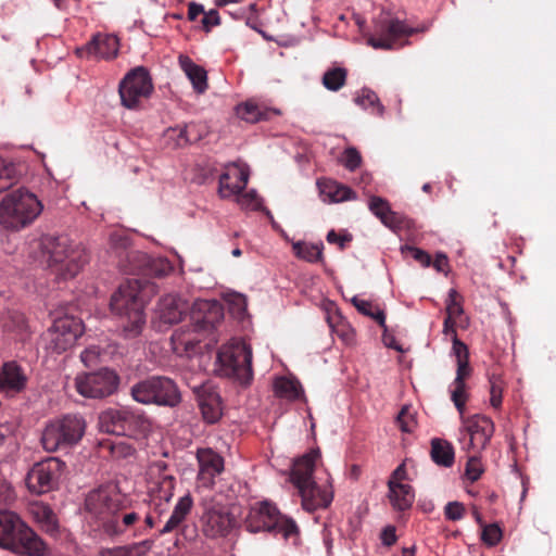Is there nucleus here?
Listing matches in <instances>:
<instances>
[{
  "instance_id": "obj_1",
  "label": "nucleus",
  "mask_w": 556,
  "mask_h": 556,
  "mask_svg": "<svg viewBox=\"0 0 556 556\" xmlns=\"http://www.w3.org/2000/svg\"><path fill=\"white\" fill-rule=\"evenodd\" d=\"M111 311L119 318L121 334L125 339L139 337L146 326L144 298L142 285L137 279H128L112 294Z\"/></svg>"
},
{
  "instance_id": "obj_2",
  "label": "nucleus",
  "mask_w": 556,
  "mask_h": 556,
  "mask_svg": "<svg viewBox=\"0 0 556 556\" xmlns=\"http://www.w3.org/2000/svg\"><path fill=\"white\" fill-rule=\"evenodd\" d=\"M191 318V326L178 328L172 334L173 350L177 354L195 353L203 333L211 332L223 320L224 309L216 300H200L193 305Z\"/></svg>"
},
{
  "instance_id": "obj_3",
  "label": "nucleus",
  "mask_w": 556,
  "mask_h": 556,
  "mask_svg": "<svg viewBox=\"0 0 556 556\" xmlns=\"http://www.w3.org/2000/svg\"><path fill=\"white\" fill-rule=\"evenodd\" d=\"M40 248L47 267L63 280L75 277L87 263L85 251L74 247L67 236H45Z\"/></svg>"
},
{
  "instance_id": "obj_4",
  "label": "nucleus",
  "mask_w": 556,
  "mask_h": 556,
  "mask_svg": "<svg viewBox=\"0 0 556 556\" xmlns=\"http://www.w3.org/2000/svg\"><path fill=\"white\" fill-rule=\"evenodd\" d=\"M41 211L42 204L37 197L20 188L0 202V225L5 229L20 230L31 224Z\"/></svg>"
},
{
  "instance_id": "obj_5",
  "label": "nucleus",
  "mask_w": 556,
  "mask_h": 556,
  "mask_svg": "<svg viewBox=\"0 0 556 556\" xmlns=\"http://www.w3.org/2000/svg\"><path fill=\"white\" fill-rule=\"evenodd\" d=\"M214 371L220 377L233 378L242 383L252 379V350L242 340H231L217 352Z\"/></svg>"
},
{
  "instance_id": "obj_6",
  "label": "nucleus",
  "mask_w": 556,
  "mask_h": 556,
  "mask_svg": "<svg viewBox=\"0 0 556 556\" xmlns=\"http://www.w3.org/2000/svg\"><path fill=\"white\" fill-rule=\"evenodd\" d=\"M244 527L251 533L267 531L281 534L286 540H295L299 535V527L295 521L281 515L276 506L268 502L256 503L250 508Z\"/></svg>"
},
{
  "instance_id": "obj_7",
  "label": "nucleus",
  "mask_w": 556,
  "mask_h": 556,
  "mask_svg": "<svg viewBox=\"0 0 556 556\" xmlns=\"http://www.w3.org/2000/svg\"><path fill=\"white\" fill-rule=\"evenodd\" d=\"M85 419L79 415H64L47 422L41 433L45 451L53 453L75 446L84 437Z\"/></svg>"
},
{
  "instance_id": "obj_8",
  "label": "nucleus",
  "mask_w": 556,
  "mask_h": 556,
  "mask_svg": "<svg viewBox=\"0 0 556 556\" xmlns=\"http://www.w3.org/2000/svg\"><path fill=\"white\" fill-rule=\"evenodd\" d=\"M130 393L136 402L144 405L175 407L181 402L176 383L163 376H153L135 383Z\"/></svg>"
},
{
  "instance_id": "obj_9",
  "label": "nucleus",
  "mask_w": 556,
  "mask_h": 556,
  "mask_svg": "<svg viewBox=\"0 0 556 556\" xmlns=\"http://www.w3.org/2000/svg\"><path fill=\"white\" fill-rule=\"evenodd\" d=\"M99 426L106 433L136 437L148 430L150 422L139 409L124 406L104 410L99 417Z\"/></svg>"
},
{
  "instance_id": "obj_10",
  "label": "nucleus",
  "mask_w": 556,
  "mask_h": 556,
  "mask_svg": "<svg viewBox=\"0 0 556 556\" xmlns=\"http://www.w3.org/2000/svg\"><path fill=\"white\" fill-rule=\"evenodd\" d=\"M424 30L410 27L390 13L381 12L374 22V34L368 38V45L375 49H393L397 39Z\"/></svg>"
},
{
  "instance_id": "obj_11",
  "label": "nucleus",
  "mask_w": 556,
  "mask_h": 556,
  "mask_svg": "<svg viewBox=\"0 0 556 556\" xmlns=\"http://www.w3.org/2000/svg\"><path fill=\"white\" fill-rule=\"evenodd\" d=\"M152 90V79L143 66L129 71L118 86L121 102L130 110L138 109L141 101L148 98Z\"/></svg>"
},
{
  "instance_id": "obj_12",
  "label": "nucleus",
  "mask_w": 556,
  "mask_h": 556,
  "mask_svg": "<svg viewBox=\"0 0 556 556\" xmlns=\"http://www.w3.org/2000/svg\"><path fill=\"white\" fill-rule=\"evenodd\" d=\"M119 384L118 375L109 368L94 372L78 375L75 378L77 392L89 399H103L113 394Z\"/></svg>"
},
{
  "instance_id": "obj_13",
  "label": "nucleus",
  "mask_w": 556,
  "mask_h": 556,
  "mask_svg": "<svg viewBox=\"0 0 556 556\" xmlns=\"http://www.w3.org/2000/svg\"><path fill=\"white\" fill-rule=\"evenodd\" d=\"M464 428L460 430L459 442L462 448L468 453L481 454L488 446L494 433V424L490 417L475 415L463 419Z\"/></svg>"
},
{
  "instance_id": "obj_14",
  "label": "nucleus",
  "mask_w": 556,
  "mask_h": 556,
  "mask_svg": "<svg viewBox=\"0 0 556 556\" xmlns=\"http://www.w3.org/2000/svg\"><path fill=\"white\" fill-rule=\"evenodd\" d=\"M65 464L56 457H49L35 464L26 476V485L34 494H43L53 490L61 477Z\"/></svg>"
},
{
  "instance_id": "obj_15",
  "label": "nucleus",
  "mask_w": 556,
  "mask_h": 556,
  "mask_svg": "<svg viewBox=\"0 0 556 556\" xmlns=\"http://www.w3.org/2000/svg\"><path fill=\"white\" fill-rule=\"evenodd\" d=\"M84 331L81 319L68 315L58 317L48 330L49 349L61 354L71 349Z\"/></svg>"
},
{
  "instance_id": "obj_16",
  "label": "nucleus",
  "mask_w": 556,
  "mask_h": 556,
  "mask_svg": "<svg viewBox=\"0 0 556 556\" xmlns=\"http://www.w3.org/2000/svg\"><path fill=\"white\" fill-rule=\"evenodd\" d=\"M203 532L207 538L226 536L235 525V519L228 509L213 498L203 502Z\"/></svg>"
},
{
  "instance_id": "obj_17",
  "label": "nucleus",
  "mask_w": 556,
  "mask_h": 556,
  "mask_svg": "<svg viewBox=\"0 0 556 556\" xmlns=\"http://www.w3.org/2000/svg\"><path fill=\"white\" fill-rule=\"evenodd\" d=\"M121 495L114 488H100L91 491L86 498V509L104 522L111 520L121 508Z\"/></svg>"
},
{
  "instance_id": "obj_18",
  "label": "nucleus",
  "mask_w": 556,
  "mask_h": 556,
  "mask_svg": "<svg viewBox=\"0 0 556 556\" xmlns=\"http://www.w3.org/2000/svg\"><path fill=\"white\" fill-rule=\"evenodd\" d=\"M250 169L245 163L233 162L225 165L218 180V194L222 199L238 195L248 185Z\"/></svg>"
},
{
  "instance_id": "obj_19",
  "label": "nucleus",
  "mask_w": 556,
  "mask_h": 556,
  "mask_svg": "<svg viewBox=\"0 0 556 556\" xmlns=\"http://www.w3.org/2000/svg\"><path fill=\"white\" fill-rule=\"evenodd\" d=\"M192 391L197 396L203 419L207 424L217 422L223 415V406L216 387L211 381H205L200 384H194Z\"/></svg>"
},
{
  "instance_id": "obj_20",
  "label": "nucleus",
  "mask_w": 556,
  "mask_h": 556,
  "mask_svg": "<svg viewBox=\"0 0 556 556\" xmlns=\"http://www.w3.org/2000/svg\"><path fill=\"white\" fill-rule=\"evenodd\" d=\"M298 491L302 498V506L307 511L327 508L333 500V489L329 478L320 483L314 481Z\"/></svg>"
},
{
  "instance_id": "obj_21",
  "label": "nucleus",
  "mask_w": 556,
  "mask_h": 556,
  "mask_svg": "<svg viewBox=\"0 0 556 556\" xmlns=\"http://www.w3.org/2000/svg\"><path fill=\"white\" fill-rule=\"evenodd\" d=\"M199 464L198 481L205 488H212L215 477L224 470L223 457L210 447L198 448Z\"/></svg>"
},
{
  "instance_id": "obj_22",
  "label": "nucleus",
  "mask_w": 556,
  "mask_h": 556,
  "mask_svg": "<svg viewBox=\"0 0 556 556\" xmlns=\"http://www.w3.org/2000/svg\"><path fill=\"white\" fill-rule=\"evenodd\" d=\"M118 48L119 43L116 36L97 34L86 46L77 48L76 53L80 58L93 56L110 60L117 55Z\"/></svg>"
},
{
  "instance_id": "obj_23",
  "label": "nucleus",
  "mask_w": 556,
  "mask_h": 556,
  "mask_svg": "<svg viewBox=\"0 0 556 556\" xmlns=\"http://www.w3.org/2000/svg\"><path fill=\"white\" fill-rule=\"evenodd\" d=\"M21 527L9 551L21 556H45L47 551L45 542L25 522Z\"/></svg>"
},
{
  "instance_id": "obj_24",
  "label": "nucleus",
  "mask_w": 556,
  "mask_h": 556,
  "mask_svg": "<svg viewBox=\"0 0 556 556\" xmlns=\"http://www.w3.org/2000/svg\"><path fill=\"white\" fill-rule=\"evenodd\" d=\"M27 384V377L16 362L4 363L0 369V392L8 395L23 391Z\"/></svg>"
},
{
  "instance_id": "obj_25",
  "label": "nucleus",
  "mask_w": 556,
  "mask_h": 556,
  "mask_svg": "<svg viewBox=\"0 0 556 556\" xmlns=\"http://www.w3.org/2000/svg\"><path fill=\"white\" fill-rule=\"evenodd\" d=\"M189 309V304L177 294H167L160 299L156 314L164 324L173 325L182 319Z\"/></svg>"
},
{
  "instance_id": "obj_26",
  "label": "nucleus",
  "mask_w": 556,
  "mask_h": 556,
  "mask_svg": "<svg viewBox=\"0 0 556 556\" xmlns=\"http://www.w3.org/2000/svg\"><path fill=\"white\" fill-rule=\"evenodd\" d=\"M318 458L319 451L313 450L294 462L291 470V481L298 490L314 482L313 472Z\"/></svg>"
},
{
  "instance_id": "obj_27",
  "label": "nucleus",
  "mask_w": 556,
  "mask_h": 556,
  "mask_svg": "<svg viewBox=\"0 0 556 556\" xmlns=\"http://www.w3.org/2000/svg\"><path fill=\"white\" fill-rule=\"evenodd\" d=\"M457 364L456 377L450 386L451 400L463 418L467 401L465 379L470 375L469 362L464 361Z\"/></svg>"
},
{
  "instance_id": "obj_28",
  "label": "nucleus",
  "mask_w": 556,
  "mask_h": 556,
  "mask_svg": "<svg viewBox=\"0 0 556 556\" xmlns=\"http://www.w3.org/2000/svg\"><path fill=\"white\" fill-rule=\"evenodd\" d=\"M317 187L320 198L325 203H339L356 198L355 192L351 188L331 179L318 180Z\"/></svg>"
},
{
  "instance_id": "obj_29",
  "label": "nucleus",
  "mask_w": 556,
  "mask_h": 556,
  "mask_svg": "<svg viewBox=\"0 0 556 556\" xmlns=\"http://www.w3.org/2000/svg\"><path fill=\"white\" fill-rule=\"evenodd\" d=\"M388 498L394 510L404 511L412 507L415 493L408 483L388 481Z\"/></svg>"
},
{
  "instance_id": "obj_30",
  "label": "nucleus",
  "mask_w": 556,
  "mask_h": 556,
  "mask_svg": "<svg viewBox=\"0 0 556 556\" xmlns=\"http://www.w3.org/2000/svg\"><path fill=\"white\" fill-rule=\"evenodd\" d=\"M24 521L13 511L0 510V548L9 551Z\"/></svg>"
},
{
  "instance_id": "obj_31",
  "label": "nucleus",
  "mask_w": 556,
  "mask_h": 556,
  "mask_svg": "<svg viewBox=\"0 0 556 556\" xmlns=\"http://www.w3.org/2000/svg\"><path fill=\"white\" fill-rule=\"evenodd\" d=\"M179 65L188 79L191 81L195 92L203 93L207 89V74L206 71L195 64L189 56L180 55Z\"/></svg>"
},
{
  "instance_id": "obj_32",
  "label": "nucleus",
  "mask_w": 556,
  "mask_h": 556,
  "mask_svg": "<svg viewBox=\"0 0 556 556\" xmlns=\"http://www.w3.org/2000/svg\"><path fill=\"white\" fill-rule=\"evenodd\" d=\"M29 511L35 519V521L40 526V528L51 534L54 535L59 530V522L54 511L50 508L49 505L43 503H35L30 506Z\"/></svg>"
},
{
  "instance_id": "obj_33",
  "label": "nucleus",
  "mask_w": 556,
  "mask_h": 556,
  "mask_svg": "<svg viewBox=\"0 0 556 556\" xmlns=\"http://www.w3.org/2000/svg\"><path fill=\"white\" fill-rule=\"evenodd\" d=\"M140 516L136 511H126L121 515H115L111 520L103 523L104 531L110 535H119L125 533L128 529H136L139 525Z\"/></svg>"
},
{
  "instance_id": "obj_34",
  "label": "nucleus",
  "mask_w": 556,
  "mask_h": 556,
  "mask_svg": "<svg viewBox=\"0 0 556 556\" xmlns=\"http://www.w3.org/2000/svg\"><path fill=\"white\" fill-rule=\"evenodd\" d=\"M192 506L193 500L189 493L181 496L176 503L170 517L161 529L160 533L165 534L178 528L191 511Z\"/></svg>"
},
{
  "instance_id": "obj_35",
  "label": "nucleus",
  "mask_w": 556,
  "mask_h": 556,
  "mask_svg": "<svg viewBox=\"0 0 556 556\" xmlns=\"http://www.w3.org/2000/svg\"><path fill=\"white\" fill-rule=\"evenodd\" d=\"M152 546V540H142L128 545L102 548L99 554L100 556H146Z\"/></svg>"
},
{
  "instance_id": "obj_36",
  "label": "nucleus",
  "mask_w": 556,
  "mask_h": 556,
  "mask_svg": "<svg viewBox=\"0 0 556 556\" xmlns=\"http://www.w3.org/2000/svg\"><path fill=\"white\" fill-rule=\"evenodd\" d=\"M4 331L14 333L20 340L28 336V325L24 314L18 311H8L1 318Z\"/></svg>"
},
{
  "instance_id": "obj_37",
  "label": "nucleus",
  "mask_w": 556,
  "mask_h": 556,
  "mask_svg": "<svg viewBox=\"0 0 556 556\" xmlns=\"http://www.w3.org/2000/svg\"><path fill=\"white\" fill-rule=\"evenodd\" d=\"M292 249L295 256L308 263L323 261V242L311 243L306 241L292 242Z\"/></svg>"
},
{
  "instance_id": "obj_38",
  "label": "nucleus",
  "mask_w": 556,
  "mask_h": 556,
  "mask_svg": "<svg viewBox=\"0 0 556 556\" xmlns=\"http://www.w3.org/2000/svg\"><path fill=\"white\" fill-rule=\"evenodd\" d=\"M431 458L439 466L451 467L454 463V448L452 444L438 438L432 439Z\"/></svg>"
},
{
  "instance_id": "obj_39",
  "label": "nucleus",
  "mask_w": 556,
  "mask_h": 556,
  "mask_svg": "<svg viewBox=\"0 0 556 556\" xmlns=\"http://www.w3.org/2000/svg\"><path fill=\"white\" fill-rule=\"evenodd\" d=\"M274 391L277 396L290 401L300 399L303 393L299 381L288 377L277 378L274 382Z\"/></svg>"
},
{
  "instance_id": "obj_40",
  "label": "nucleus",
  "mask_w": 556,
  "mask_h": 556,
  "mask_svg": "<svg viewBox=\"0 0 556 556\" xmlns=\"http://www.w3.org/2000/svg\"><path fill=\"white\" fill-rule=\"evenodd\" d=\"M351 301L359 313L375 319L381 327L386 328V315L382 309L375 306L371 302L362 300L356 295L353 296Z\"/></svg>"
},
{
  "instance_id": "obj_41",
  "label": "nucleus",
  "mask_w": 556,
  "mask_h": 556,
  "mask_svg": "<svg viewBox=\"0 0 556 556\" xmlns=\"http://www.w3.org/2000/svg\"><path fill=\"white\" fill-rule=\"evenodd\" d=\"M368 206L370 212L380 218L384 225H391L394 213L390 210L389 203L384 199L380 197H371Z\"/></svg>"
},
{
  "instance_id": "obj_42",
  "label": "nucleus",
  "mask_w": 556,
  "mask_h": 556,
  "mask_svg": "<svg viewBox=\"0 0 556 556\" xmlns=\"http://www.w3.org/2000/svg\"><path fill=\"white\" fill-rule=\"evenodd\" d=\"M355 102L365 110L372 108L374 112L379 116L384 112V106L380 103L378 96L370 89H362L355 98Z\"/></svg>"
},
{
  "instance_id": "obj_43",
  "label": "nucleus",
  "mask_w": 556,
  "mask_h": 556,
  "mask_svg": "<svg viewBox=\"0 0 556 556\" xmlns=\"http://www.w3.org/2000/svg\"><path fill=\"white\" fill-rule=\"evenodd\" d=\"M346 79V71L342 67L328 70L323 76V85L326 89L338 91L343 87Z\"/></svg>"
},
{
  "instance_id": "obj_44",
  "label": "nucleus",
  "mask_w": 556,
  "mask_h": 556,
  "mask_svg": "<svg viewBox=\"0 0 556 556\" xmlns=\"http://www.w3.org/2000/svg\"><path fill=\"white\" fill-rule=\"evenodd\" d=\"M174 479L172 477L165 478L159 489H153L151 494V502L154 505H160L162 502L168 503L174 495Z\"/></svg>"
},
{
  "instance_id": "obj_45",
  "label": "nucleus",
  "mask_w": 556,
  "mask_h": 556,
  "mask_svg": "<svg viewBox=\"0 0 556 556\" xmlns=\"http://www.w3.org/2000/svg\"><path fill=\"white\" fill-rule=\"evenodd\" d=\"M16 181L15 166L0 157V192L11 188Z\"/></svg>"
},
{
  "instance_id": "obj_46",
  "label": "nucleus",
  "mask_w": 556,
  "mask_h": 556,
  "mask_svg": "<svg viewBox=\"0 0 556 556\" xmlns=\"http://www.w3.org/2000/svg\"><path fill=\"white\" fill-rule=\"evenodd\" d=\"M237 202L240 207L245 211L263 210V200L254 189H251L241 195L238 194Z\"/></svg>"
},
{
  "instance_id": "obj_47",
  "label": "nucleus",
  "mask_w": 556,
  "mask_h": 556,
  "mask_svg": "<svg viewBox=\"0 0 556 556\" xmlns=\"http://www.w3.org/2000/svg\"><path fill=\"white\" fill-rule=\"evenodd\" d=\"M225 300L227 301V303L229 305L230 312L235 316H237L239 318L244 316V314L247 313L248 303H247V298L243 294L238 293V292H229V293H226Z\"/></svg>"
},
{
  "instance_id": "obj_48",
  "label": "nucleus",
  "mask_w": 556,
  "mask_h": 556,
  "mask_svg": "<svg viewBox=\"0 0 556 556\" xmlns=\"http://www.w3.org/2000/svg\"><path fill=\"white\" fill-rule=\"evenodd\" d=\"M237 114L241 119L248 123H256L263 118L261 109L252 102H245L238 105Z\"/></svg>"
},
{
  "instance_id": "obj_49",
  "label": "nucleus",
  "mask_w": 556,
  "mask_h": 556,
  "mask_svg": "<svg viewBox=\"0 0 556 556\" xmlns=\"http://www.w3.org/2000/svg\"><path fill=\"white\" fill-rule=\"evenodd\" d=\"M503 381L500 376L492 375L490 377V404L497 409L502 405Z\"/></svg>"
},
{
  "instance_id": "obj_50",
  "label": "nucleus",
  "mask_w": 556,
  "mask_h": 556,
  "mask_svg": "<svg viewBox=\"0 0 556 556\" xmlns=\"http://www.w3.org/2000/svg\"><path fill=\"white\" fill-rule=\"evenodd\" d=\"M396 421L403 432H413L416 427L415 413L409 406H404L399 413Z\"/></svg>"
},
{
  "instance_id": "obj_51",
  "label": "nucleus",
  "mask_w": 556,
  "mask_h": 556,
  "mask_svg": "<svg viewBox=\"0 0 556 556\" xmlns=\"http://www.w3.org/2000/svg\"><path fill=\"white\" fill-rule=\"evenodd\" d=\"M479 455L480 454L471 453V455H469L467 459L465 475L471 482L477 481L483 472V467L480 462Z\"/></svg>"
},
{
  "instance_id": "obj_52",
  "label": "nucleus",
  "mask_w": 556,
  "mask_h": 556,
  "mask_svg": "<svg viewBox=\"0 0 556 556\" xmlns=\"http://www.w3.org/2000/svg\"><path fill=\"white\" fill-rule=\"evenodd\" d=\"M102 356V350L98 345L87 346L80 354V359L86 367H93L99 364Z\"/></svg>"
},
{
  "instance_id": "obj_53",
  "label": "nucleus",
  "mask_w": 556,
  "mask_h": 556,
  "mask_svg": "<svg viewBox=\"0 0 556 556\" xmlns=\"http://www.w3.org/2000/svg\"><path fill=\"white\" fill-rule=\"evenodd\" d=\"M481 539L486 545L494 546L502 539V530L495 523L483 526Z\"/></svg>"
},
{
  "instance_id": "obj_54",
  "label": "nucleus",
  "mask_w": 556,
  "mask_h": 556,
  "mask_svg": "<svg viewBox=\"0 0 556 556\" xmlns=\"http://www.w3.org/2000/svg\"><path fill=\"white\" fill-rule=\"evenodd\" d=\"M458 293L455 289H451L448 291L447 300H446V314L448 317L455 318L463 314V305L457 300Z\"/></svg>"
},
{
  "instance_id": "obj_55",
  "label": "nucleus",
  "mask_w": 556,
  "mask_h": 556,
  "mask_svg": "<svg viewBox=\"0 0 556 556\" xmlns=\"http://www.w3.org/2000/svg\"><path fill=\"white\" fill-rule=\"evenodd\" d=\"M167 139L175 140V147H182L189 143L190 139L187 137V127H172L165 132Z\"/></svg>"
},
{
  "instance_id": "obj_56",
  "label": "nucleus",
  "mask_w": 556,
  "mask_h": 556,
  "mask_svg": "<svg viewBox=\"0 0 556 556\" xmlns=\"http://www.w3.org/2000/svg\"><path fill=\"white\" fill-rule=\"evenodd\" d=\"M444 515L447 520H460L465 515V507L460 502H448L444 507Z\"/></svg>"
},
{
  "instance_id": "obj_57",
  "label": "nucleus",
  "mask_w": 556,
  "mask_h": 556,
  "mask_svg": "<svg viewBox=\"0 0 556 556\" xmlns=\"http://www.w3.org/2000/svg\"><path fill=\"white\" fill-rule=\"evenodd\" d=\"M343 165L349 170L356 169L362 163V156L355 148H348L343 153Z\"/></svg>"
},
{
  "instance_id": "obj_58",
  "label": "nucleus",
  "mask_w": 556,
  "mask_h": 556,
  "mask_svg": "<svg viewBox=\"0 0 556 556\" xmlns=\"http://www.w3.org/2000/svg\"><path fill=\"white\" fill-rule=\"evenodd\" d=\"M402 252H408L415 261L419 262L425 267H428L431 263L430 255L419 248L405 245L402 247Z\"/></svg>"
},
{
  "instance_id": "obj_59",
  "label": "nucleus",
  "mask_w": 556,
  "mask_h": 556,
  "mask_svg": "<svg viewBox=\"0 0 556 556\" xmlns=\"http://www.w3.org/2000/svg\"><path fill=\"white\" fill-rule=\"evenodd\" d=\"M173 269L172 264L166 258L154 260L151 264V271L155 276H165Z\"/></svg>"
},
{
  "instance_id": "obj_60",
  "label": "nucleus",
  "mask_w": 556,
  "mask_h": 556,
  "mask_svg": "<svg viewBox=\"0 0 556 556\" xmlns=\"http://www.w3.org/2000/svg\"><path fill=\"white\" fill-rule=\"evenodd\" d=\"M201 22H202L203 28L206 31H210L212 29V27L219 25L220 17L216 10H210L208 12L204 11Z\"/></svg>"
},
{
  "instance_id": "obj_61",
  "label": "nucleus",
  "mask_w": 556,
  "mask_h": 556,
  "mask_svg": "<svg viewBox=\"0 0 556 556\" xmlns=\"http://www.w3.org/2000/svg\"><path fill=\"white\" fill-rule=\"evenodd\" d=\"M380 540L382 545L392 546L397 540L395 527L392 525L384 527L380 533Z\"/></svg>"
},
{
  "instance_id": "obj_62",
  "label": "nucleus",
  "mask_w": 556,
  "mask_h": 556,
  "mask_svg": "<svg viewBox=\"0 0 556 556\" xmlns=\"http://www.w3.org/2000/svg\"><path fill=\"white\" fill-rule=\"evenodd\" d=\"M453 354L456 357V363L468 361V349L467 346L457 339V336L453 339Z\"/></svg>"
},
{
  "instance_id": "obj_63",
  "label": "nucleus",
  "mask_w": 556,
  "mask_h": 556,
  "mask_svg": "<svg viewBox=\"0 0 556 556\" xmlns=\"http://www.w3.org/2000/svg\"><path fill=\"white\" fill-rule=\"evenodd\" d=\"M326 239L329 243H336L343 249L345 243L352 240V237L350 235H338L334 230H330Z\"/></svg>"
},
{
  "instance_id": "obj_64",
  "label": "nucleus",
  "mask_w": 556,
  "mask_h": 556,
  "mask_svg": "<svg viewBox=\"0 0 556 556\" xmlns=\"http://www.w3.org/2000/svg\"><path fill=\"white\" fill-rule=\"evenodd\" d=\"M14 500L12 486L5 482H0V503L7 504Z\"/></svg>"
}]
</instances>
